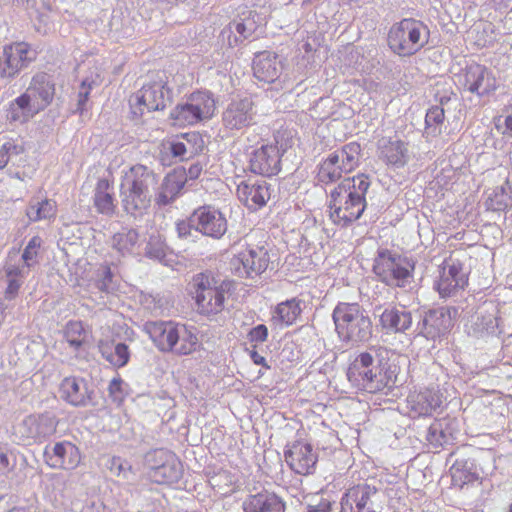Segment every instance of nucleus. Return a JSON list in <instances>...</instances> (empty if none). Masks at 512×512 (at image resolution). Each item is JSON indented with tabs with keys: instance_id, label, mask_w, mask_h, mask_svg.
<instances>
[{
	"instance_id": "nucleus-1",
	"label": "nucleus",
	"mask_w": 512,
	"mask_h": 512,
	"mask_svg": "<svg viewBox=\"0 0 512 512\" xmlns=\"http://www.w3.org/2000/svg\"><path fill=\"white\" fill-rule=\"evenodd\" d=\"M376 349L361 352L355 356L347 369L351 385L360 391L378 393L391 390L397 384L399 368L396 365L377 360Z\"/></svg>"
},
{
	"instance_id": "nucleus-2",
	"label": "nucleus",
	"mask_w": 512,
	"mask_h": 512,
	"mask_svg": "<svg viewBox=\"0 0 512 512\" xmlns=\"http://www.w3.org/2000/svg\"><path fill=\"white\" fill-rule=\"evenodd\" d=\"M370 187L367 175L344 179L330 193V218L342 227L358 220L366 208L365 195Z\"/></svg>"
},
{
	"instance_id": "nucleus-3",
	"label": "nucleus",
	"mask_w": 512,
	"mask_h": 512,
	"mask_svg": "<svg viewBox=\"0 0 512 512\" xmlns=\"http://www.w3.org/2000/svg\"><path fill=\"white\" fill-rule=\"evenodd\" d=\"M158 184V175L142 164L126 170L120 184V197L124 211L134 218L141 217L151 203V190Z\"/></svg>"
},
{
	"instance_id": "nucleus-4",
	"label": "nucleus",
	"mask_w": 512,
	"mask_h": 512,
	"mask_svg": "<svg viewBox=\"0 0 512 512\" xmlns=\"http://www.w3.org/2000/svg\"><path fill=\"white\" fill-rule=\"evenodd\" d=\"M335 332L340 342L359 346L373 337V323L365 308L357 302H338L332 311Z\"/></svg>"
},
{
	"instance_id": "nucleus-5",
	"label": "nucleus",
	"mask_w": 512,
	"mask_h": 512,
	"mask_svg": "<svg viewBox=\"0 0 512 512\" xmlns=\"http://www.w3.org/2000/svg\"><path fill=\"white\" fill-rule=\"evenodd\" d=\"M145 331L156 347L163 352L188 355L198 346V338L191 330L172 321L147 322Z\"/></svg>"
},
{
	"instance_id": "nucleus-6",
	"label": "nucleus",
	"mask_w": 512,
	"mask_h": 512,
	"mask_svg": "<svg viewBox=\"0 0 512 512\" xmlns=\"http://www.w3.org/2000/svg\"><path fill=\"white\" fill-rule=\"evenodd\" d=\"M428 37L429 29L423 22L413 18H404L390 27L387 43L394 54L400 57H410L428 43Z\"/></svg>"
},
{
	"instance_id": "nucleus-7",
	"label": "nucleus",
	"mask_w": 512,
	"mask_h": 512,
	"mask_svg": "<svg viewBox=\"0 0 512 512\" xmlns=\"http://www.w3.org/2000/svg\"><path fill=\"white\" fill-rule=\"evenodd\" d=\"M414 263L406 257L387 249L377 252L373 272L390 287L406 288L413 282Z\"/></svg>"
},
{
	"instance_id": "nucleus-8",
	"label": "nucleus",
	"mask_w": 512,
	"mask_h": 512,
	"mask_svg": "<svg viewBox=\"0 0 512 512\" xmlns=\"http://www.w3.org/2000/svg\"><path fill=\"white\" fill-rule=\"evenodd\" d=\"M361 146L350 142L330 153L318 165L316 180L321 184H331L341 179L343 174L352 172L360 161Z\"/></svg>"
},
{
	"instance_id": "nucleus-9",
	"label": "nucleus",
	"mask_w": 512,
	"mask_h": 512,
	"mask_svg": "<svg viewBox=\"0 0 512 512\" xmlns=\"http://www.w3.org/2000/svg\"><path fill=\"white\" fill-rule=\"evenodd\" d=\"M190 291L201 314L215 315L224 310L226 290L211 272L195 274L190 282Z\"/></svg>"
},
{
	"instance_id": "nucleus-10",
	"label": "nucleus",
	"mask_w": 512,
	"mask_h": 512,
	"mask_svg": "<svg viewBox=\"0 0 512 512\" xmlns=\"http://www.w3.org/2000/svg\"><path fill=\"white\" fill-rule=\"evenodd\" d=\"M164 78L163 73H157L155 78L131 96L129 104L134 117H141L145 110L152 112L165 109L171 101L172 93Z\"/></svg>"
},
{
	"instance_id": "nucleus-11",
	"label": "nucleus",
	"mask_w": 512,
	"mask_h": 512,
	"mask_svg": "<svg viewBox=\"0 0 512 512\" xmlns=\"http://www.w3.org/2000/svg\"><path fill=\"white\" fill-rule=\"evenodd\" d=\"M216 102L209 91L191 93L185 102L178 104L171 111V118L179 126L194 125L210 119L215 112Z\"/></svg>"
},
{
	"instance_id": "nucleus-12",
	"label": "nucleus",
	"mask_w": 512,
	"mask_h": 512,
	"mask_svg": "<svg viewBox=\"0 0 512 512\" xmlns=\"http://www.w3.org/2000/svg\"><path fill=\"white\" fill-rule=\"evenodd\" d=\"M144 464L149 478L158 484H175L183 475V465L175 453L168 449L157 448L148 451Z\"/></svg>"
},
{
	"instance_id": "nucleus-13",
	"label": "nucleus",
	"mask_w": 512,
	"mask_h": 512,
	"mask_svg": "<svg viewBox=\"0 0 512 512\" xmlns=\"http://www.w3.org/2000/svg\"><path fill=\"white\" fill-rule=\"evenodd\" d=\"M37 51L26 42L4 45L0 52V80L6 83L15 79L37 58Z\"/></svg>"
},
{
	"instance_id": "nucleus-14",
	"label": "nucleus",
	"mask_w": 512,
	"mask_h": 512,
	"mask_svg": "<svg viewBox=\"0 0 512 512\" xmlns=\"http://www.w3.org/2000/svg\"><path fill=\"white\" fill-rule=\"evenodd\" d=\"M59 424L51 412L32 413L25 416L14 428L15 435L27 443H43L53 436Z\"/></svg>"
},
{
	"instance_id": "nucleus-15",
	"label": "nucleus",
	"mask_w": 512,
	"mask_h": 512,
	"mask_svg": "<svg viewBox=\"0 0 512 512\" xmlns=\"http://www.w3.org/2000/svg\"><path fill=\"white\" fill-rule=\"evenodd\" d=\"M270 263L264 246L247 245L230 261L231 271L240 278L254 279L266 271Z\"/></svg>"
},
{
	"instance_id": "nucleus-16",
	"label": "nucleus",
	"mask_w": 512,
	"mask_h": 512,
	"mask_svg": "<svg viewBox=\"0 0 512 512\" xmlns=\"http://www.w3.org/2000/svg\"><path fill=\"white\" fill-rule=\"evenodd\" d=\"M256 109L251 97L233 98L223 109L221 123L231 135L256 123Z\"/></svg>"
},
{
	"instance_id": "nucleus-17",
	"label": "nucleus",
	"mask_w": 512,
	"mask_h": 512,
	"mask_svg": "<svg viewBox=\"0 0 512 512\" xmlns=\"http://www.w3.org/2000/svg\"><path fill=\"white\" fill-rule=\"evenodd\" d=\"M457 313L455 307L447 306L426 311L418 322V334L433 341L446 337L454 325Z\"/></svg>"
},
{
	"instance_id": "nucleus-18",
	"label": "nucleus",
	"mask_w": 512,
	"mask_h": 512,
	"mask_svg": "<svg viewBox=\"0 0 512 512\" xmlns=\"http://www.w3.org/2000/svg\"><path fill=\"white\" fill-rule=\"evenodd\" d=\"M468 284V272L458 259L449 258L439 270L435 288L441 298L454 296Z\"/></svg>"
},
{
	"instance_id": "nucleus-19",
	"label": "nucleus",
	"mask_w": 512,
	"mask_h": 512,
	"mask_svg": "<svg viewBox=\"0 0 512 512\" xmlns=\"http://www.w3.org/2000/svg\"><path fill=\"white\" fill-rule=\"evenodd\" d=\"M196 232L212 239H221L228 229L225 215L212 205L199 206L192 212Z\"/></svg>"
},
{
	"instance_id": "nucleus-20",
	"label": "nucleus",
	"mask_w": 512,
	"mask_h": 512,
	"mask_svg": "<svg viewBox=\"0 0 512 512\" xmlns=\"http://www.w3.org/2000/svg\"><path fill=\"white\" fill-rule=\"evenodd\" d=\"M258 14L252 10H246L238 14L220 33L223 42L230 47L242 44L253 37L258 29Z\"/></svg>"
},
{
	"instance_id": "nucleus-21",
	"label": "nucleus",
	"mask_w": 512,
	"mask_h": 512,
	"mask_svg": "<svg viewBox=\"0 0 512 512\" xmlns=\"http://www.w3.org/2000/svg\"><path fill=\"white\" fill-rule=\"evenodd\" d=\"M43 457L45 463L53 469L73 470L81 462L79 448L66 440L47 445Z\"/></svg>"
},
{
	"instance_id": "nucleus-22",
	"label": "nucleus",
	"mask_w": 512,
	"mask_h": 512,
	"mask_svg": "<svg viewBox=\"0 0 512 512\" xmlns=\"http://www.w3.org/2000/svg\"><path fill=\"white\" fill-rule=\"evenodd\" d=\"M377 489L367 484L349 488L341 498V512H381L374 502Z\"/></svg>"
},
{
	"instance_id": "nucleus-23",
	"label": "nucleus",
	"mask_w": 512,
	"mask_h": 512,
	"mask_svg": "<svg viewBox=\"0 0 512 512\" xmlns=\"http://www.w3.org/2000/svg\"><path fill=\"white\" fill-rule=\"evenodd\" d=\"M463 80L464 88L480 97L490 95L497 89V81L492 71L478 63L466 66Z\"/></svg>"
},
{
	"instance_id": "nucleus-24",
	"label": "nucleus",
	"mask_w": 512,
	"mask_h": 512,
	"mask_svg": "<svg viewBox=\"0 0 512 512\" xmlns=\"http://www.w3.org/2000/svg\"><path fill=\"white\" fill-rule=\"evenodd\" d=\"M281 156L277 145H262L253 150L250 155V171L265 177L277 175L281 170Z\"/></svg>"
},
{
	"instance_id": "nucleus-25",
	"label": "nucleus",
	"mask_w": 512,
	"mask_h": 512,
	"mask_svg": "<svg viewBox=\"0 0 512 512\" xmlns=\"http://www.w3.org/2000/svg\"><path fill=\"white\" fill-rule=\"evenodd\" d=\"M374 313L379 318V326L387 333H405L412 326V313L405 306H377Z\"/></svg>"
},
{
	"instance_id": "nucleus-26",
	"label": "nucleus",
	"mask_w": 512,
	"mask_h": 512,
	"mask_svg": "<svg viewBox=\"0 0 512 512\" xmlns=\"http://www.w3.org/2000/svg\"><path fill=\"white\" fill-rule=\"evenodd\" d=\"M237 195L248 209L256 211L270 199V185L263 179H248L237 186Z\"/></svg>"
},
{
	"instance_id": "nucleus-27",
	"label": "nucleus",
	"mask_w": 512,
	"mask_h": 512,
	"mask_svg": "<svg viewBox=\"0 0 512 512\" xmlns=\"http://www.w3.org/2000/svg\"><path fill=\"white\" fill-rule=\"evenodd\" d=\"M285 461L297 474L313 473L317 463V454L311 444L295 442L284 453Z\"/></svg>"
},
{
	"instance_id": "nucleus-28",
	"label": "nucleus",
	"mask_w": 512,
	"mask_h": 512,
	"mask_svg": "<svg viewBox=\"0 0 512 512\" xmlns=\"http://www.w3.org/2000/svg\"><path fill=\"white\" fill-rule=\"evenodd\" d=\"M60 398L74 407H86L92 402L93 391L85 379L75 376L66 377L59 387Z\"/></svg>"
},
{
	"instance_id": "nucleus-29",
	"label": "nucleus",
	"mask_w": 512,
	"mask_h": 512,
	"mask_svg": "<svg viewBox=\"0 0 512 512\" xmlns=\"http://www.w3.org/2000/svg\"><path fill=\"white\" fill-rule=\"evenodd\" d=\"M496 307L481 311L469 327V335L476 338L500 337L503 333L502 320Z\"/></svg>"
},
{
	"instance_id": "nucleus-30",
	"label": "nucleus",
	"mask_w": 512,
	"mask_h": 512,
	"mask_svg": "<svg viewBox=\"0 0 512 512\" xmlns=\"http://www.w3.org/2000/svg\"><path fill=\"white\" fill-rule=\"evenodd\" d=\"M441 403V396L434 389L414 391L407 397V407L412 417L431 416Z\"/></svg>"
},
{
	"instance_id": "nucleus-31",
	"label": "nucleus",
	"mask_w": 512,
	"mask_h": 512,
	"mask_svg": "<svg viewBox=\"0 0 512 512\" xmlns=\"http://www.w3.org/2000/svg\"><path fill=\"white\" fill-rule=\"evenodd\" d=\"M25 93L30 96V99L38 104L43 111L48 107L55 95V82L51 75L45 72L36 73L26 88Z\"/></svg>"
},
{
	"instance_id": "nucleus-32",
	"label": "nucleus",
	"mask_w": 512,
	"mask_h": 512,
	"mask_svg": "<svg viewBox=\"0 0 512 512\" xmlns=\"http://www.w3.org/2000/svg\"><path fill=\"white\" fill-rule=\"evenodd\" d=\"M282 70V62L273 52H259L253 59V74L255 78L260 82H275L282 74Z\"/></svg>"
},
{
	"instance_id": "nucleus-33",
	"label": "nucleus",
	"mask_w": 512,
	"mask_h": 512,
	"mask_svg": "<svg viewBox=\"0 0 512 512\" xmlns=\"http://www.w3.org/2000/svg\"><path fill=\"white\" fill-rule=\"evenodd\" d=\"M242 508L244 512H285V503L274 492L263 489L248 495Z\"/></svg>"
},
{
	"instance_id": "nucleus-34",
	"label": "nucleus",
	"mask_w": 512,
	"mask_h": 512,
	"mask_svg": "<svg viewBox=\"0 0 512 512\" xmlns=\"http://www.w3.org/2000/svg\"><path fill=\"white\" fill-rule=\"evenodd\" d=\"M5 112L6 120L9 123L25 124L41 112V107L23 92L8 103Z\"/></svg>"
},
{
	"instance_id": "nucleus-35",
	"label": "nucleus",
	"mask_w": 512,
	"mask_h": 512,
	"mask_svg": "<svg viewBox=\"0 0 512 512\" xmlns=\"http://www.w3.org/2000/svg\"><path fill=\"white\" fill-rule=\"evenodd\" d=\"M93 202L98 213L113 215L116 209L113 183L106 178L99 179L94 189Z\"/></svg>"
},
{
	"instance_id": "nucleus-36",
	"label": "nucleus",
	"mask_w": 512,
	"mask_h": 512,
	"mask_svg": "<svg viewBox=\"0 0 512 512\" xmlns=\"http://www.w3.org/2000/svg\"><path fill=\"white\" fill-rule=\"evenodd\" d=\"M186 183L185 171H173L164 178L157 196V203L168 205L181 193Z\"/></svg>"
},
{
	"instance_id": "nucleus-37",
	"label": "nucleus",
	"mask_w": 512,
	"mask_h": 512,
	"mask_svg": "<svg viewBox=\"0 0 512 512\" xmlns=\"http://www.w3.org/2000/svg\"><path fill=\"white\" fill-rule=\"evenodd\" d=\"M380 158L389 165L403 167L408 161V149L401 140L388 141L380 146Z\"/></svg>"
},
{
	"instance_id": "nucleus-38",
	"label": "nucleus",
	"mask_w": 512,
	"mask_h": 512,
	"mask_svg": "<svg viewBox=\"0 0 512 512\" xmlns=\"http://www.w3.org/2000/svg\"><path fill=\"white\" fill-rule=\"evenodd\" d=\"M453 421L450 419L435 420L427 432V441L434 447H439L449 443L454 439Z\"/></svg>"
},
{
	"instance_id": "nucleus-39",
	"label": "nucleus",
	"mask_w": 512,
	"mask_h": 512,
	"mask_svg": "<svg viewBox=\"0 0 512 512\" xmlns=\"http://www.w3.org/2000/svg\"><path fill=\"white\" fill-rule=\"evenodd\" d=\"M111 245L122 256L131 255L139 246V233L133 228H123L112 236Z\"/></svg>"
},
{
	"instance_id": "nucleus-40",
	"label": "nucleus",
	"mask_w": 512,
	"mask_h": 512,
	"mask_svg": "<svg viewBox=\"0 0 512 512\" xmlns=\"http://www.w3.org/2000/svg\"><path fill=\"white\" fill-rule=\"evenodd\" d=\"M303 305L304 301L297 297L283 301L275 307L274 318H276L280 323L290 326L295 323L302 313Z\"/></svg>"
},
{
	"instance_id": "nucleus-41",
	"label": "nucleus",
	"mask_w": 512,
	"mask_h": 512,
	"mask_svg": "<svg viewBox=\"0 0 512 512\" xmlns=\"http://www.w3.org/2000/svg\"><path fill=\"white\" fill-rule=\"evenodd\" d=\"M56 214V204L50 199L32 198L26 210L30 221L50 219Z\"/></svg>"
},
{
	"instance_id": "nucleus-42",
	"label": "nucleus",
	"mask_w": 512,
	"mask_h": 512,
	"mask_svg": "<svg viewBox=\"0 0 512 512\" xmlns=\"http://www.w3.org/2000/svg\"><path fill=\"white\" fill-rule=\"evenodd\" d=\"M102 356L113 366L124 367L130 358V351L125 343H116L112 346L106 344L100 346Z\"/></svg>"
},
{
	"instance_id": "nucleus-43",
	"label": "nucleus",
	"mask_w": 512,
	"mask_h": 512,
	"mask_svg": "<svg viewBox=\"0 0 512 512\" xmlns=\"http://www.w3.org/2000/svg\"><path fill=\"white\" fill-rule=\"evenodd\" d=\"M168 250L169 248L160 234H151L145 248V255L150 259L163 262Z\"/></svg>"
},
{
	"instance_id": "nucleus-44",
	"label": "nucleus",
	"mask_w": 512,
	"mask_h": 512,
	"mask_svg": "<svg viewBox=\"0 0 512 512\" xmlns=\"http://www.w3.org/2000/svg\"><path fill=\"white\" fill-rule=\"evenodd\" d=\"M105 467L117 477H121L123 479H130L135 475L132 465L126 459L121 458L120 456H111L108 457L105 462Z\"/></svg>"
},
{
	"instance_id": "nucleus-45",
	"label": "nucleus",
	"mask_w": 512,
	"mask_h": 512,
	"mask_svg": "<svg viewBox=\"0 0 512 512\" xmlns=\"http://www.w3.org/2000/svg\"><path fill=\"white\" fill-rule=\"evenodd\" d=\"M64 337L71 347L79 349L86 337L83 324L80 321H69L65 327Z\"/></svg>"
},
{
	"instance_id": "nucleus-46",
	"label": "nucleus",
	"mask_w": 512,
	"mask_h": 512,
	"mask_svg": "<svg viewBox=\"0 0 512 512\" xmlns=\"http://www.w3.org/2000/svg\"><path fill=\"white\" fill-rule=\"evenodd\" d=\"M511 200L505 186L496 187L486 201L487 209L504 211L509 207Z\"/></svg>"
},
{
	"instance_id": "nucleus-47",
	"label": "nucleus",
	"mask_w": 512,
	"mask_h": 512,
	"mask_svg": "<svg viewBox=\"0 0 512 512\" xmlns=\"http://www.w3.org/2000/svg\"><path fill=\"white\" fill-rule=\"evenodd\" d=\"M444 118V109L438 105L432 106L425 116L426 132L434 136L440 133L438 126L443 123Z\"/></svg>"
},
{
	"instance_id": "nucleus-48",
	"label": "nucleus",
	"mask_w": 512,
	"mask_h": 512,
	"mask_svg": "<svg viewBox=\"0 0 512 512\" xmlns=\"http://www.w3.org/2000/svg\"><path fill=\"white\" fill-rule=\"evenodd\" d=\"M108 392L112 401L120 405L128 395V384L121 377H114L109 383Z\"/></svg>"
},
{
	"instance_id": "nucleus-49",
	"label": "nucleus",
	"mask_w": 512,
	"mask_h": 512,
	"mask_svg": "<svg viewBox=\"0 0 512 512\" xmlns=\"http://www.w3.org/2000/svg\"><path fill=\"white\" fill-rule=\"evenodd\" d=\"M98 278L95 286L98 290L105 293H112L116 290V284L113 281V273L108 266H104L98 271Z\"/></svg>"
},
{
	"instance_id": "nucleus-50",
	"label": "nucleus",
	"mask_w": 512,
	"mask_h": 512,
	"mask_svg": "<svg viewBox=\"0 0 512 512\" xmlns=\"http://www.w3.org/2000/svg\"><path fill=\"white\" fill-rule=\"evenodd\" d=\"M41 243L42 240L39 236H34L29 240L22 254V259L26 267L29 268L36 263L38 249L40 248Z\"/></svg>"
},
{
	"instance_id": "nucleus-51",
	"label": "nucleus",
	"mask_w": 512,
	"mask_h": 512,
	"mask_svg": "<svg viewBox=\"0 0 512 512\" xmlns=\"http://www.w3.org/2000/svg\"><path fill=\"white\" fill-rule=\"evenodd\" d=\"M22 149L12 142H6L0 147V170L21 153Z\"/></svg>"
},
{
	"instance_id": "nucleus-52",
	"label": "nucleus",
	"mask_w": 512,
	"mask_h": 512,
	"mask_svg": "<svg viewBox=\"0 0 512 512\" xmlns=\"http://www.w3.org/2000/svg\"><path fill=\"white\" fill-rule=\"evenodd\" d=\"M92 89V83L84 80L79 88L78 96H77V105L74 110L75 113H79L83 115V113L87 110V102L89 99V95Z\"/></svg>"
},
{
	"instance_id": "nucleus-53",
	"label": "nucleus",
	"mask_w": 512,
	"mask_h": 512,
	"mask_svg": "<svg viewBox=\"0 0 512 512\" xmlns=\"http://www.w3.org/2000/svg\"><path fill=\"white\" fill-rule=\"evenodd\" d=\"M176 231L182 239L195 238L197 236L196 225L192 222V213L187 219L176 223Z\"/></svg>"
},
{
	"instance_id": "nucleus-54",
	"label": "nucleus",
	"mask_w": 512,
	"mask_h": 512,
	"mask_svg": "<svg viewBox=\"0 0 512 512\" xmlns=\"http://www.w3.org/2000/svg\"><path fill=\"white\" fill-rule=\"evenodd\" d=\"M247 338L251 343H263L268 338V328L264 324H259L252 329L247 334Z\"/></svg>"
},
{
	"instance_id": "nucleus-55",
	"label": "nucleus",
	"mask_w": 512,
	"mask_h": 512,
	"mask_svg": "<svg viewBox=\"0 0 512 512\" xmlns=\"http://www.w3.org/2000/svg\"><path fill=\"white\" fill-rule=\"evenodd\" d=\"M15 466V461L11 462L8 450L0 443V476L10 473Z\"/></svg>"
},
{
	"instance_id": "nucleus-56",
	"label": "nucleus",
	"mask_w": 512,
	"mask_h": 512,
	"mask_svg": "<svg viewBox=\"0 0 512 512\" xmlns=\"http://www.w3.org/2000/svg\"><path fill=\"white\" fill-rule=\"evenodd\" d=\"M21 281L17 278H9L8 286L5 291V299L12 300L17 295L19 288L21 287Z\"/></svg>"
},
{
	"instance_id": "nucleus-57",
	"label": "nucleus",
	"mask_w": 512,
	"mask_h": 512,
	"mask_svg": "<svg viewBox=\"0 0 512 512\" xmlns=\"http://www.w3.org/2000/svg\"><path fill=\"white\" fill-rule=\"evenodd\" d=\"M202 172V165L200 163H193L189 166L187 172H185L186 180H195L197 179Z\"/></svg>"
},
{
	"instance_id": "nucleus-58",
	"label": "nucleus",
	"mask_w": 512,
	"mask_h": 512,
	"mask_svg": "<svg viewBox=\"0 0 512 512\" xmlns=\"http://www.w3.org/2000/svg\"><path fill=\"white\" fill-rule=\"evenodd\" d=\"M256 345H253V349L250 351V358L253 361L254 364L260 365L266 369H269L270 366L267 364L266 359L260 355L256 350Z\"/></svg>"
},
{
	"instance_id": "nucleus-59",
	"label": "nucleus",
	"mask_w": 512,
	"mask_h": 512,
	"mask_svg": "<svg viewBox=\"0 0 512 512\" xmlns=\"http://www.w3.org/2000/svg\"><path fill=\"white\" fill-rule=\"evenodd\" d=\"M171 152L175 157H183L186 154V146L182 142H176L171 145Z\"/></svg>"
},
{
	"instance_id": "nucleus-60",
	"label": "nucleus",
	"mask_w": 512,
	"mask_h": 512,
	"mask_svg": "<svg viewBox=\"0 0 512 512\" xmlns=\"http://www.w3.org/2000/svg\"><path fill=\"white\" fill-rule=\"evenodd\" d=\"M329 509H330V504L325 501L320 502L316 506H313V505L308 506V512H328Z\"/></svg>"
},
{
	"instance_id": "nucleus-61",
	"label": "nucleus",
	"mask_w": 512,
	"mask_h": 512,
	"mask_svg": "<svg viewBox=\"0 0 512 512\" xmlns=\"http://www.w3.org/2000/svg\"><path fill=\"white\" fill-rule=\"evenodd\" d=\"M503 134L512 135V111H511V114L506 116L504 119Z\"/></svg>"
},
{
	"instance_id": "nucleus-62",
	"label": "nucleus",
	"mask_w": 512,
	"mask_h": 512,
	"mask_svg": "<svg viewBox=\"0 0 512 512\" xmlns=\"http://www.w3.org/2000/svg\"><path fill=\"white\" fill-rule=\"evenodd\" d=\"M21 273L20 269L15 266H11L7 268V276L8 278H16Z\"/></svg>"
},
{
	"instance_id": "nucleus-63",
	"label": "nucleus",
	"mask_w": 512,
	"mask_h": 512,
	"mask_svg": "<svg viewBox=\"0 0 512 512\" xmlns=\"http://www.w3.org/2000/svg\"><path fill=\"white\" fill-rule=\"evenodd\" d=\"M479 479V475L477 473H468L464 477V482H472Z\"/></svg>"
},
{
	"instance_id": "nucleus-64",
	"label": "nucleus",
	"mask_w": 512,
	"mask_h": 512,
	"mask_svg": "<svg viewBox=\"0 0 512 512\" xmlns=\"http://www.w3.org/2000/svg\"><path fill=\"white\" fill-rule=\"evenodd\" d=\"M506 187V190L508 192V195L511 197L512 199V179H507L505 184L503 185Z\"/></svg>"
}]
</instances>
